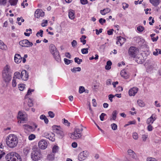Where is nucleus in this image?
Returning <instances> with one entry per match:
<instances>
[{"label":"nucleus","instance_id":"nucleus-1","mask_svg":"<svg viewBox=\"0 0 161 161\" xmlns=\"http://www.w3.org/2000/svg\"><path fill=\"white\" fill-rule=\"evenodd\" d=\"M6 142L7 145L9 147L14 148L18 144V138L14 134H10L7 137Z\"/></svg>","mask_w":161,"mask_h":161},{"label":"nucleus","instance_id":"nucleus-2","mask_svg":"<svg viewBox=\"0 0 161 161\" xmlns=\"http://www.w3.org/2000/svg\"><path fill=\"white\" fill-rule=\"evenodd\" d=\"M81 127L80 128L76 127L75 128L74 132L71 134L70 137L73 139H77L80 138L82 136V131L83 129L82 126L80 125Z\"/></svg>","mask_w":161,"mask_h":161},{"label":"nucleus","instance_id":"nucleus-3","mask_svg":"<svg viewBox=\"0 0 161 161\" xmlns=\"http://www.w3.org/2000/svg\"><path fill=\"white\" fill-rule=\"evenodd\" d=\"M50 51L52 54L53 55L55 59L58 62L60 61V57L59 53L55 47V46L53 44H51L49 46Z\"/></svg>","mask_w":161,"mask_h":161},{"label":"nucleus","instance_id":"nucleus-4","mask_svg":"<svg viewBox=\"0 0 161 161\" xmlns=\"http://www.w3.org/2000/svg\"><path fill=\"white\" fill-rule=\"evenodd\" d=\"M6 161L17 160L19 158L21 159L20 156L16 153H10L8 154L5 157Z\"/></svg>","mask_w":161,"mask_h":161},{"label":"nucleus","instance_id":"nucleus-5","mask_svg":"<svg viewBox=\"0 0 161 161\" xmlns=\"http://www.w3.org/2000/svg\"><path fill=\"white\" fill-rule=\"evenodd\" d=\"M31 157L33 160L37 161L40 160L42 157L40 150L36 149L34 150L31 154Z\"/></svg>","mask_w":161,"mask_h":161},{"label":"nucleus","instance_id":"nucleus-6","mask_svg":"<svg viewBox=\"0 0 161 161\" xmlns=\"http://www.w3.org/2000/svg\"><path fill=\"white\" fill-rule=\"evenodd\" d=\"M128 52L131 57L135 58L139 53V49L135 47L132 46L129 49Z\"/></svg>","mask_w":161,"mask_h":161},{"label":"nucleus","instance_id":"nucleus-7","mask_svg":"<svg viewBox=\"0 0 161 161\" xmlns=\"http://www.w3.org/2000/svg\"><path fill=\"white\" fill-rule=\"evenodd\" d=\"M58 127H59V126L58 127L56 125H54L53 126L54 132L57 134L59 138H62L64 136V133L60 129L58 128Z\"/></svg>","mask_w":161,"mask_h":161},{"label":"nucleus","instance_id":"nucleus-8","mask_svg":"<svg viewBox=\"0 0 161 161\" xmlns=\"http://www.w3.org/2000/svg\"><path fill=\"white\" fill-rule=\"evenodd\" d=\"M20 46L22 47H28L33 45L32 42H30L28 40L25 39L20 41L19 42Z\"/></svg>","mask_w":161,"mask_h":161},{"label":"nucleus","instance_id":"nucleus-9","mask_svg":"<svg viewBox=\"0 0 161 161\" xmlns=\"http://www.w3.org/2000/svg\"><path fill=\"white\" fill-rule=\"evenodd\" d=\"M88 155V153L86 151H83L78 155V158L79 160L82 161L85 160Z\"/></svg>","mask_w":161,"mask_h":161},{"label":"nucleus","instance_id":"nucleus-10","mask_svg":"<svg viewBox=\"0 0 161 161\" xmlns=\"http://www.w3.org/2000/svg\"><path fill=\"white\" fill-rule=\"evenodd\" d=\"M2 76L3 80L6 82H9L11 79L10 73L3 72Z\"/></svg>","mask_w":161,"mask_h":161},{"label":"nucleus","instance_id":"nucleus-11","mask_svg":"<svg viewBox=\"0 0 161 161\" xmlns=\"http://www.w3.org/2000/svg\"><path fill=\"white\" fill-rule=\"evenodd\" d=\"M38 145L39 148L42 149H45L47 146V142L44 139L41 140L39 142Z\"/></svg>","mask_w":161,"mask_h":161},{"label":"nucleus","instance_id":"nucleus-12","mask_svg":"<svg viewBox=\"0 0 161 161\" xmlns=\"http://www.w3.org/2000/svg\"><path fill=\"white\" fill-rule=\"evenodd\" d=\"M43 136L52 142L55 141L54 134L53 133L45 132L43 134Z\"/></svg>","mask_w":161,"mask_h":161},{"label":"nucleus","instance_id":"nucleus-13","mask_svg":"<svg viewBox=\"0 0 161 161\" xmlns=\"http://www.w3.org/2000/svg\"><path fill=\"white\" fill-rule=\"evenodd\" d=\"M156 119V115L154 114H153L150 117L147 119L146 123L147 124L152 125Z\"/></svg>","mask_w":161,"mask_h":161},{"label":"nucleus","instance_id":"nucleus-14","mask_svg":"<svg viewBox=\"0 0 161 161\" xmlns=\"http://www.w3.org/2000/svg\"><path fill=\"white\" fill-rule=\"evenodd\" d=\"M21 78L24 80H26L28 79V73L25 70H23L21 73Z\"/></svg>","mask_w":161,"mask_h":161},{"label":"nucleus","instance_id":"nucleus-15","mask_svg":"<svg viewBox=\"0 0 161 161\" xmlns=\"http://www.w3.org/2000/svg\"><path fill=\"white\" fill-rule=\"evenodd\" d=\"M44 15V13L42 10L37 9L35 12V16L37 18Z\"/></svg>","mask_w":161,"mask_h":161},{"label":"nucleus","instance_id":"nucleus-16","mask_svg":"<svg viewBox=\"0 0 161 161\" xmlns=\"http://www.w3.org/2000/svg\"><path fill=\"white\" fill-rule=\"evenodd\" d=\"M128 154L132 158L137 159V157L135 153L131 149H129L127 151Z\"/></svg>","mask_w":161,"mask_h":161},{"label":"nucleus","instance_id":"nucleus-17","mask_svg":"<svg viewBox=\"0 0 161 161\" xmlns=\"http://www.w3.org/2000/svg\"><path fill=\"white\" fill-rule=\"evenodd\" d=\"M138 89L136 87H133L130 89L129 92V95L130 96H134L137 93Z\"/></svg>","mask_w":161,"mask_h":161},{"label":"nucleus","instance_id":"nucleus-18","mask_svg":"<svg viewBox=\"0 0 161 161\" xmlns=\"http://www.w3.org/2000/svg\"><path fill=\"white\" fill-rule=\"evenodd\" d=\"M129 76V75L128 71L125 69H123L121 71V77L125 79H128Z\"/></svg>","mask_w":161,"mask_h":161},{"label":"nucleus","instance_id":"nucleus-19","mask_svg":"<svg viewBox=\"0 0 161 161\" xmlns=\"http://www.w3.org/2000/svg\"><path fill=\"white\" fill-rule=\"evenodd\" d=\"M23 126L25 129L29 131L32 132L35 130V128H34V127L27 124H25L23 125Z\"/></svg>","mask_w":161,"mask_h":161},{"label":"nucleus","instance_id":"nucleus-20","mask_svg":"<svg viewBox=\"0 0 161 161\" xmlns=\"http://www.w3.org/2000/svg\"><path fill=\"white\" fill-rule=\"evenodd\" d=\"M14 61L16 63H20L22 61V58L19 54H15L14 56Z\"/></svg>","mask_w":161,"mask_h":161},{"label":"nucleus","instance_id":"nucleus-21","mask_svg":"<svg viewBox=\"0 0 161 161\" xmlns=\"http://www.w3.org/2000/svg\"><path fill=\"white\" fill-rule=\"evenodd\" d=\"M118 113L116 110L114 111L112 113V116L110 118V120H115L116 119L117 115Z\"/></svg>","mask_w":161,"mask_h":161},{"label":"nucleus","instance_id":"nucleus-22","mask_svg":"<svg viewBox=\"0 0 161 161\" xmlns=\"http://www.w3.org/2000/svg\"><path fill=\"white\" fill-rule=\"evenodd\" d=\"M149 2L152 4L154 6H157L160 2V0H149Z\"/></svg>","mask_w":161,"mask_h":161},{"label":"nucleus","instance_id":"nucleus-23","mask_svg":"<svg viewBox=\"0 0 161 161\" xmlns=\"http://www.w3.org/2000/svg\"><path fill=\"white\" fill-rule=\"evenodd\" d=\"M18 117L21 119V121H25V117L24 114L21 112H19L18 114Z\"/></svg>","mask_w":161,"mask_h":161},{"label":"nucleus","instance_id":"nucleus-24","mask_svg":"<svg viewBox=\"0 0 161 161\" xmlns=\"http://www.w3.org/2000/svg\"><path fill=\"white\" fill-rule=\"evenodd\" d=\"M110 11V9L108 8H106L103 10H100V13L103 15H104L107 13L109 12Z\"/></svg>","mask_w":161,"mask_h":161},{"label":"nucleus","instance_id":"nucleus-25","mask_svg":"<svg viewBox=\"0 0 161 161\" xmlns=\"http://www.w3.org/2000/svg\"><path fill=\"white\" fill-rule=\"evenodd\" d=\"M30 150V148L29 147H26L23 149V153L26 156L29 153Z\"/></svg>","mask_w":161,"mask_h":161},{"label":"nucleus","instance_id":"nucleus-26","mask_svg":"<svg viewBox=\"0 0 161 161\" xmlns=\"http://www.w3.org/2000/svg\"><path fill=\"white\" fill-rule=\"evenodd\" d=\"M69 18L71 19H73L75 18V15L74 11L73 10L70 11L69 12Z\"/></svg>","mask_w":161,"mask_h":161},{"label":"nucleus","instance_id":"nucleus-27","mask_svg":"<svg viewBox=\"0 0 161 161\" xmlns=\"http://www.w3.org/2000/svg\"><path fill=\"white\" fill-rule=\"evenodd\" d=\"M47 159L49 161H52L54 159V153H51L47 156Z\"/></svg>","mask_w":161,"mask_h":161},{"label":"nucleus","instance_id":"nucleus-28","mask_svg":"<svg viewBox=\"0 0 161 161\" xmlns=\"http://www.w3.org/2000/svg\"><path fill=\"white\" fill-rule=\"evenodd\" d=\"M7 48V46L3 42L0 40V49L3 50H5Z\"/></svg>","mask_w":161,"mask_h":161},{"label":"nucleus","instance_id":"nucleus-29","mask_svg":"<svg viewBox=\"0 0 161 161\" xmlns=\"http://www.w3.org/2000/svg\"><path fill=\"white\" fill-rule=\"evenodd\" d=\"M86 38V36L85 35H82V36L80 38V41L82 42L83 45L86 44V40L85 39Z\"/></svg>","mask_w":161,"mask_h":161},{"label":"nucleus","instance_id":"nucleus-30","mask_svg":"<svg viewBox=\"0 0 161 161\" xmlns=\"http://www.w3.org/2000/svg\"><path fill=\"white\" fill-rule=\"evenodd\" d=\"M10 67L8 65H6L4 67V69L3 72L10 73Z\"/></svg>","mask_w":161,"mask_h":161},{"label":"nucleus","instance_id":"nucleus-31","mask_svg":"<svg viewBox=\"0 0 161 161\" xmlns=\"http://www.w3.org/2000/svg\"><path fill=\"white\" fill-rule=\"evenodd\" d=\"M18 2V0H9V2L12 6L16 5Z\"/></svg>","mask_w":161,"mask_h":161},{"label":"nucleus","instance_id":"nucleus-32","mask_svg":"<svg viewBox=\"0 0 161 161\" xmlns=\"http://www.w3.org/2000/svg\"><path fill=\"white\" fill-rule=\"evenodd\" d=\"M137 103L138 105L141 107H143L145 105L144 102L141 100H138L137 101Z\"/></svg>","mask_w":161,"mask_h":161},{"label":"nucleus","instance_id":"nucleus-33","mask_svg":"<svg viewBox=\"0 0 161 161\" xmlns=\"http://www.w3.org/2000/svg\"><path fill=\"white\" fill-rule=\"evenodd\" d=\"M158 54H161V50L159 49H156L155 51L153 52V54L154 55L157 56Z\"/></svg>","mask_w":161,"mask_h":161},{"label":"nucleus","instance_id":"nucleus-34","mask_svg":"<svg viewBox=\"0 0 161 161\" xmlns=\"http://www.w3.org/2000/svg\"><path fill=\"white\" fill-rule=\"evenodd\" d=\"M71 71L74 73H75L77 71H81V68L80 67H74L73 69H71Z\"/></svg>","mask_w":161,"mask_h":161},{"label":"nucleus","instance_id":"nucleus-35","mask_svg":"<svg viewBox=\"0 0 161 161\" xmlns=\"http://www.w3.org/2000/svg\"><path fill=\"white\" fill-rule=\"evenodd\" d=\"M90 48L89 46L86 48H83L81 50V53L83 54H86L88 53V50Z\"/></svg>","mask_w":161,"mask_h":161},{"label":"nucleus","instance_id":"nucleus-36","mask_svg":"<svg viewBox=\"0 0 161 161\" xmlns=\"http://www.w3.org/2000/svg\"><path fill=\"white\" fill-rule=\"evenodd\" d=\"M14 77H15L16 78L18 79H20L21 78V74L20 75V73L18 72H16L14 74Z\"/></svg>","mask_w":161,"mask_h":161},{"label":"nucleus","instance_id":"nucleus-37","mask_svg":"<svg viewBox=\"0 0 161 161\" xmlns=\"http://www.w3.org/2000/svg\"><path fill=\"white\" fill-rule=\"evenodd\" d=\"M75 62L78 64H80L82 62V59H79V58L76 57L74 58Z\"/></svg>","mask_w":161,"mask_h":161},{"label":"nucleus","instance_id":"nucleus-38","mask_svg":"<svg viewBox=\"0 0 161 161\" xmlns=\"http://www.w3.org/2000/svg\"><path fill=\"white\" fill-rule=\"evenodd\" d=\"M63 122L65 125L69 126L70 125V123L67 120L65 119H62Z\"/></svg>","mask_w":161,"mask_h":161},{"label":"nucleus","instance_id":"nucleus-39","mask_svg":"<svg viewBox=\"0 0 161 161\" xmlns=\"http://www.w3.org/2000/svg\"><path fill=\"white\" fill-rule=\"evenodd\" d=\"M64 62L65 64L67 65L69 64L70 63H72L73 62L72 60H70L66 58H64Z\"/></svg>","mask_w":161,"mask_h":161},{"label":"nucleus","instance_id":"nucleus-40","mask_svg":"<svg viewBox=\"0 0 161 161\" xmlns=\"http://www.w3.org/2000/svg\"><path fill=\"white\" fill-rule=\"evenodd\" d=\"M25 85L24 84H20L18 85V87L19 90L21 91H23L24 90L25 88Z\"/></svg>","mask_w":161,"mask_h":161},{"label":"nucleus","instance_id":"nucleus-41","mask_svg":"<svg viewBox=\"0 0 161 161\" xmlns=\"http://www.w3.org/2000/svg\"><path fill=\"white\" fill-rule=\"evenodd\" d=\"M34 91V90H33V89L31 90L30 88H29L28 90V92H27V94L25 96V98H26L27 97V96H28L31 95V92H33Z\"/></svg>","mask_w":161,"mask_h":161},{"label":"nucleus","instance_id":"nucleus-42","mask_svg":"<svg viewBox=\"0 0 161 161\" xmlns=\"http://www.w3.org/2000/svg\"><path fill=\"white\" fill-rule=\"evenodd\" d=\"M58 147L57 146H54L52 149V151L53 153H56L58 151Z\"/></svg>","mask_w":161,"mask_h":161},{"label":"nucleus","instance_id":"nucleus-43","mask_svg":"<svg viewBox=\"0 0 161 161\" xmlns=\"http://www.w3.org/2000/svg\"><path fill=\"white\" fill-rule=\"evenodd\" d=\"M137 31L140 32H142L144 30V28L142 26H139L137 27Z\"/></svg>","mask_w":161,"mask_h":161},{"label":"nucleus","instance_id":"nucleus-44","mask_svg":"<svg viewBox=\"0 0 161 161\" xmlns=\"http://www.w3.org/2000/svg\"><path fill=\"white\" fill-rule=\"evenodd\" d=\"M148 125L147 126V129L148 131H151L153 130V127L150 124H148Z\"/></svg>","mask_w":161,"mask_h":161},{"label":"nucleus","instance_id":"nucleus-45","mask_svg":"<svg viewBox=\"0 0 161 161\" xmlns=\"http://www.w3.org/2000/svg\"><path fill=\"white\" fill-rule=\"evenodd\" d=\"M132 137L134 139L137 140L138 138L137 133L136 132H134L132 134Z\"/></svg>","mask_w":161,"mask_h":161},{"label":"nucleus","instance_id":"nucleus-46","mask_svg":"<svg viewBox=\"0 0 161 161\" xmlns=\"http://www.w3.org/2000/svg\"><path fill=\"white\" fill-rule=\"evenodd\" d=\"M148 136V135L147 134L142 135V139L143 141L144 142L145 141L147 138Z\"/></svg>","mask_w":161,"mask_h":161},{"label":"nucleus","instance_id":"nucleus-47","mask_svg":"<svg viewBox=\"0 0 161 161\" xmlns=\"http://www.w3.org/2000/svg\"><path fill=\"white\" fill-rule=\"evenodd\" d=\"M36 137V136L33 134H31L28 137V139L29 140H32L34 139Z\"/></svg>","mask_w":161,"mask_h":161},{"label":"nucleus","instance_id":"nucleus-48","mask_svg":"<svg viewBox=\"0 0 161 161\" xmlns=\"http://www.w3.org/2000/svg\"><path fill=\"white\" fill-rule=\"evenodd\" d=\"M85 91L84 87L82 86H80L79 88V92L82 93Z\"/></svg>","mask_w":161,"mask_h":161},{"label":"nucleus","instance_id":"nucleus-49","mask_svg":"<svg viewBox=\"0 0 161 161\" xmlns=\"http://www.w3.org/2000/svg\"><path fill=\"white\" fill-rule=\"evenodd\" d=\"M17 83L16 80L14 79V77L12 82V85L13 87H15L16 86Z\"/></svg>","mask_w":161,"mask_h":161},{"label":"nucleus","instance_id":"nucleus-50","mask_svg":"<svg viewBox=\"0 0 161 161\" xmlns=\"http://www.w3.org/2000/svg\"><path fill=\"white\" fill-rule=\"evenodd\" d=\"M112 129L113 130H115L117 129V125L114 123L112 124L111 125Z\"/></svg>","mask_w":161,"mask_h":161},{"label":"nucleus","instance_id":"nucleus-51","mask_svg":"<svg viewBox=\"0 0 161 161\" xmlns=\"http://www.w3.org/2000/svg\"><path fill=\"white\" fill-rule=\"evenodd\" d=\"M135 123H136V121L135 120L130 121L128 122V124L125 125V126L126 127V126L129 125H130L134 124H135Z\"/></svg>","mask_w":161,"mask_h":161},{"label":"nucleus","instance_id":"nucleus-52","mask_svg":"<svg viewBox=\"0 0 161 161\" xmlns=\"http://www.w3.org/2000/svg\"><path fill=\"white\" fill-rule=\"evenodd\" d=\"M43 31L42 30H40V32H38L36 34V36H38V35H40V36L41 37H42L43 36Z\"/></svg>","mask_w":161,"mask_h":161},{"label":"nucleus","instance_id":"nucleus-53","mask_svg":"<svg viewBox=\"0 0 161 161\" xmlns=\"http://www.w3.org/2000/svg\"><path fill=\"white\" fill-rule=\"evenodd\" d=\"M106 115V114L104 113L101 114V115L100 116V118L101 121L104 120V117Z\"/></svg>","mask_w":161,"mask_h":161},{"label":"nucleus","instance_id":"nucleus-54","mask_svg":"<svg viewBox=\"0 0 161 161\" xmlns=\"http://www.w3.org/2000/svg\"><path fill=\"white\" fill-rule=\"evenodd\" d=\"M71 44L73 47H75L77 45V42L75 40H73L71 42Z\"/></svg>","mask_w":161,"mask_h":161},{"label":"nucleus","instance_id":"nucleus-55","mask_svg":"<svg viewBox=\"0 0 161 161\" xmlns=\"http://www.w3.org/2000/svg\"><path fill=\"white\" fill-rule=\"evenodd\" d=\"M48 114L49 116H50L51 118H53L55 116V114L53 113L51 111H50L48 112Z\"/></svg>","mask_w":161,"mask_h":161},{"label":"nucleus","instance_id":"nucleus-56","mask_svg":"<svg viewBox=\"0 0 161 161\" xmlns=\"http://www.w3.org/2000/svg\"><path fill=\"white\" fill-rule=\"evenodd\" d=\"M122 6L123 8L125 10L126 8H128L129 5L125 3H123Z\"/></svg>","mask_w":161,"mask_h":161},{"label":"nucleus","instance_id":"nucleus-57","mask_svg":"<svg viewBox=\"0 0 161 161\" xmlns=\"http://www.w3.org/2000/svg\"><path fill=\"white\" fill-rule=\"evenodd\" d=\"M147 161H157L156 159L153 158H147Z\"/></svg>","mask_w":161,"mask_h":161},{"label":"nucleus","instance_id":"nucleus-58","mask_svg":"<svg viewBox=\"0 0 161 161\" xmlns=\"http://www.w3.org/2000/svg\"><path fill=\"white\" fill-rule=\"evenodd\" d=\"M99 22L101 25H103L104 23H105L106 20L104 19L100 18L99 20Z\"/></svg>","mask_w":161,"mask_h":161},{"label":"nucleus","instance_id":"nucleus-59","mask_svg":"<svg viewBox=\"0 0 161 161\" xmlns=\"http://www.w3.org/2000/svg\"><path fill=\"white\" fill-rule=\"evenodd\" d=\"M6 3V0H0V5H4Z\"/></svg>","mask_w":161,"mask_h":161},{"label":"nucleus","instance_id":"nucleus-60","mask_svg":"<svg viewBox=\"0 0 161 161\" xmlns=\"http://www.w3.org/2000/svg\"><path fill=\"white\" fill-rule=\"evenodd\" d=\"M80 2L83 5L86 4L88 3L87 0H80Z\"/></svg>","mask_w":161,"mask_h":161},{"label":"nucleus","instance_id":"nucleus-61","mask_svg":"<svg viewBox=\"0 0 161 161\" xmlns=\"http://www.w3.org/2000/svg\"><path fill=\"white\" fill-rule=\"evenodd\" d=\"M43 21L44 22L42 23L41 25L42 27H45L47 26V25L46 24H47V21L46 20H43Z\"/></svg>","mask_w":161,"mask_h":161},{"label":"nucleus","instance_id":"nucleus-62","mask_svg":"<svg viewBox=\"0 0 161 161\" xmlns=\"http://www.w3.org/2000/svg\"><path fill=\"white\" fill-rule=\"evenodd\" d=\"M5 154V152L2 151V153L0 154V160L1 159Z\"/></svg>","mask_w":161,"mask_h":161},{"label":"nucleus","instance_id":"nucleus-63","mask_svg":"<svg viewBox=\"0 0 161 161\" xmlns=\"http://www.w3.org/2000/svg\"><path fill=\"white\" fill-rule=\"evenodd\" d=\"M113 29H110L107 31V34L109 35H112L113 34Z\"/></svg>","mask_w":161,"mask_h":161},{"label":"nucleus","instance_id":"nucleus-64","mask_svg":"<svg viewBox=\"0 0 161 161\" xmlns=\"http://www.w3.org/2000/svg\"><path fill=\"white\" fill-rule=\"evenodd\" d=\"M114 97V96L113 94H110L108 95V99L111 102L113 101L112 98Z\"/></svg>","mask_w":161,"mask_h":161}]
</instances>
